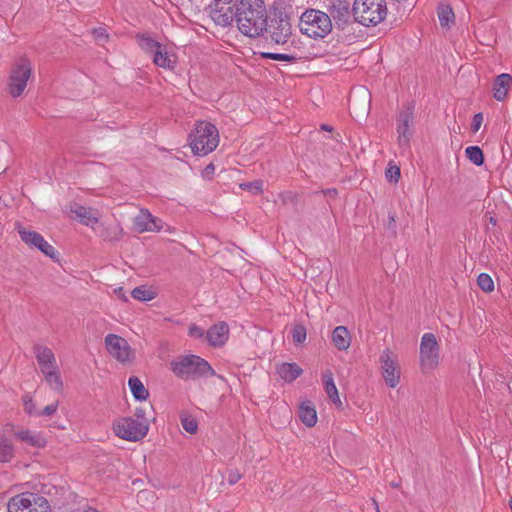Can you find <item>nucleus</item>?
I'll use <instances>...</instances> for the list:
<instances>
[{"instance_id":"1","label":"nucleus","mask_w":512,"mask_h":512,"mask_svg":"<svg viewBox=\"0 0 512 512\" xmlns=\"http://www.w3.org/2000/svg\"><path fill=\"white\" fill-rule=\"evenodd\" d=\"M236 16L238 30L247 37L263 36L267 30L268 12L264 0H239Z\"/></svg>"},{"instance_id":"2","label":"nucleus","mask_w":512,"mask_h":512,"mask_svg":"<svg viewBox=\"0 0 512 512\" xmlns=\"http://www.w3.org/2000/svg\"><path fill=\"white\" fill-rule=\"evenodd\" d=\"M170 370L181 379H198L215 374L210 364L197 355L180 356L170 362Z\"/></svg>"},{"instance_id":"3","label":"nucleus","mask_w":512,"mask_h":512,"mask_svg":"<svg viewBox=\"0 0 512 512\" xmlns=\"http://www.w3.org/2000/svg\"><path fill=\"white\" fill-rule=\"evenodd\" d=\"M189 140L194 155L205 156L217 148L219 132L212 123L199 121L192 130Z\"/></svg>"},{"instance_id":"4","label":"nucleus","mask_w":512,"mask_h":512,"mask_svg":"<svg viewBox=\"0 0 512 512\" xmlns=\"http://www.w3.org/2000/svg\"><path fill=\"white\" fill-rule=\"evenodd\" d=\"M299 29L302 34L312 39H322L332 31L330 16L317 9H306L300 16Z\"/></svg>"},{"instance_id":"5","label":"nucleus","mask_w":512,"mask_h":512,"mask_svg":"<svg viewBox=\"0 0 512 512\" xmlns=\"http://www.w3.org/2000/svg\"><path fill=\"white\" fill-rule=\"evenodd\" d=\"M355 22L371 27L381 23L387 16L385 0H355L352 7Z\"/></svg>"},{"instance_id":"6","label":"nucleus","mask_w":512,"mask_h":512,"mask_svg":"<svg viewBox=\"0 0 512 512\" xmlns=\"http://www.w3.org/2000/svg\"><path fill=\"white\" fill-rule=\"evenodd\" d=\"M267 40L276 45L286 44L292 36V24L290 15L285 9H278L274 12L270 23L267 22L265 31Z\"/></svg>"},{"instance_id":"7","label":"nucleus","mask_w":512,"mask_h":512,"mask_svg":"<svg viewBox=\"0 0 512 512\" xmlns=\"http://www.w3.org/2000/svg\"><path fill=\"white\" fill-rule=\"evenodd\" d=\"M7 509L8 512H51L48 500L34 493H22L12 497Z\"/></svg>"},{"instance_id":"8","label":"nucleus","mask_w":512,"mask_h":512,"mask_svg":"<svg viewBox=\"0 0 512 512\" xmlns=\"http://www.w3.org/2000/svg\"><path fill=\"white\" fill-rule=\"evenodd\" d=\"M420 365L424 372L432 371L439 365L440 346L433 333H424L421 337L420 347Z\"/></svg>"},{"instance_id":"9","label":"nucleus","mask_w":512,"mask_h":512,"mask_svg":"<svg viewBox=\"0 0 512 512\" xmlns=\"http://www.w3.org/2000/svg\"><path fill=\"white\" fill-rule=\"evenodd\" d=\"M149 426L147 421L135 420L133 417H124L114 423L115 434L128 441H139L143 439Z\"/></svg>"},{"instance_id":"10","label":"nucleus","mask_w":512,"mask_h":512,"mask_svg":"<svg viewBox=\"0 0 512 512\" xmlns=\"http://www.w3.org/2000/svg\"><path fill=\"white\" fill-rule=\"evenodd\" d=\"M31 74L30 61L25 57L20 58L12 67L9 77L8 88L13 97H18L24 92Z\"/></svg>"},{"instance_id":"11","label":"nucleus","mask_w":512,"mask_h":512,"mask_svg":"<svg viewBox=\"0 0 512 512\" xmlns=\"http://www.w3.org/2000/svg\"><path fill=\"white\" fill-rule=\"evenodd\" d=\"M15 229L18 232L21 240L28 246L36 248L41 251L45 256L52 260H58V253L55 248L49 244L41 234L36 231L28 230L23 227L19 222L15 224Z\"/></svg>"},{"instance_id":"12","label":"nucleus","mask_w":512,"mask_h":512,"mask_svg":"<svg viewBox=\"0 0 512 512\" xmlns=\"http://www.w3.org/2000/svg\"><path fill=\"white\" fill-rule=\"evenodd\" d=\"M104 342L108 353L119 362L126 363L134 359V351L123 337L116 334H108Z\"/></svg>"},{"instance_id":"13","label":"nucleus","mask_w":512,"mask_h":512,"mask_svg":"<svg viewBox=\"0 0 512 512\" xmlns=\"http://www.w3.org/2000/svg\"><path fill=\"white\" fill-rule=\"evenodd\" d=\"M413 122L414 106L411 104H407L400 111L397 119L398 144L400 148L406 149L409 147L410 139L413 134Z\"/></svg>"},{"instance_id":"14","label":"nucleus","mask_w":512,"mask_h":512,"mask_svg":"<svg viewBox=\"0 0 512 512\" xmlns=\"http://www.w3.org/2000/svg\"><path fill=\"white\" fill-rule=\"evenodd\" d=\"M328 12L331 20L333 19L338 28L344 27L351 21L350 2L348 0H331L328 7Z\"/></svg>"},{"instance_id":"15","label":"nucleus","mask_w":512,"mask_h":512,"mask_svg":"<svg viewBox=\"0 0 512 512\" xmlns=\"http://www.w3.org/2000/svg\"><path fill=\"white\" fill-rule=\"evenodd\" d=\"M134 229L138 233L159 232L163 228L161 219L153 216L147 209H141L134 217Z\"/></svg>"},{"instance_id":"16","label":"nucleus","mask_w":512,"mask_h":512,"mask_svg":"<svg viewBox=\"0 0 512 512\" xmlns=\"http://www.w3.org/2000/svg\"><path fill=\"white\" fill-rule=\"evenodd\" d=\"M391 356L392 352L389 349L384 350L380 356V362L385 382L394 388L400 382V370Z\"/></svg>"},{"instance_id":"17","label":"nucleus","mask_w":512,"mask_h":512,"mask_svg":"<svg viewBox=\"0 0 512 512\" xmlns=\"http://www.w3.org/2000/svg\"><path fill=\"white\" fill-rule=\"evenodd\" d=\"M229 337V327L226 322H218L211 326L206 332V339L213 347L223 346Z\"/></svg>"},{"instance_id":"18","label":"nucleus","mask_w":512,"mask_h":512,"mask_svg":"<svg viewBox=\"0 0 512 512\" xmlns=\"http://www.w3.org/2000/svg\"><path fill=\"white\" fill-rule=\"evenodd\" d=\"M71 213L84 225L93 227L99 222L100 215L97 209L85 207L80 204H73Z\"/></svg>"},{"instance_id":"19","label":"nucleus","mask_w":512,"mask_h":512,"mask_svg":"<svg viewBox=\"0 0 512 512\" xmlns=\"http://www.w3.org/2000/svg\"><path fill=\"white\" fill-rule=\"evenodd\" d=\"M33 351L35 354V358L40 366L41 372L58 366L56 357L49 347L41 344H36L33 347Z\"/></svg>"},{"instance_id":"20","label":"nucleus","mask_w":512,"mask_h":512,"mask_svg":"<svg viewBox=\"0 0 512 512\" xmlns=\"http://www.w3.org/2000/svg\"><path fill=\"white\" fill-rule=\"evenodd\" d=\"M153 63L166 70H174L176 66V56L168 52L167 46L162 44L151 56Z\"/></svg>"},{"instance_id":"21","label":"nucleus","mask_w":512,"mask_h":512,"mask_svg":"<svg viewBox=\"0 0 512 512\" xmlns=\"http://www.w3.org/2000/svg\"><path fill=\"white\" fill-rule=\"evenodd\" d=\"M512 76L508 73H502L495 78L493 84V97L497 101H503L510 90Z\"/></svg>"},{"instance_id":"22","label":"nucleus","mask_w":512,"mask_h":512,"mask_svg":"<svg viewBox=\"0 0 512 512\" xmlns=\"http://www.w3.org/2000/svg\"><path fill=\"white\" fill-rule=\"evenodd\" d=\"M276 372L279 377L286 382H293L303 372L302 368L296 363H281L277 365Z\"/></svg>"},{"instance_id":"23","label":"nucleus","mask_w":512,"mask_h":512,"mask_svg":"<svg viewBox=\"0 0 512 512\" xmlns=\"http://www.w3.org/2000/svg\"><path fill=\"white\" fill-rule=\"evenodd\" d=\"M335 347L340 351H346L351 344V336L349 330L345 326H337L331 336Z\"/></svg>"},{"instance_id":"24","label":"nucleus","mask_w":512,"mask_h":512,"mask_svg":"<svg viewBox=\"0 0 512 512\" xmlns=\"http://www.w3.org/2000/svg\"><path fill=\"white\" fill-rule=\"evenodd\" d=\"M213 20L216 24L223 27L230 26L234 21L237 23L236 9L234 10L230 6H222L214 11Z\"/></svg>"},{"instance_id":"25","label":"nucleus","mask_w":512,"mask_h":512,"mask_svg":"<svg viewBox=\"0 0 512 512\" xmlns=\"http://www.w3.org/2000/svg\"><path fill=\"white\" fill-rule=\"evenodd\" d=\"M44 375V379L49 387L55 392H62L63 390V381L60 374V369L58 366L42 371Z\"/></svg>"},{"instance_id":"26","label":"nucleus","mask_w":512,"mask_h":512,"mask_svg":"<svg viewBox=\"0 0 512 512\" xmlns=\"http://www.w3.org/2000/svg\"><path fill=\"white\" fill-rule=\"evenodd\" d=\"M323 383L325 392L328 395L329 399L338 406L342 405V402L338 395L337 387L334 383L333 374L331 371H326L323 373Z\"/></svg>"},{"instance_id":"27","label":"nucleus","mask_w":512,"mask_h":512,"mask_svg":"<svg viewBox=\"0 0 512 512\" xmlns=\"http://www.w3.org/2000/svg\"><path fill=\"white\" fill-rule=\"evenodd\" d=\"M299 417L308 427H313L317 423V413L310 402H303L299 407Z\"/></svg>"},{"instance_id":"28","label":"nucleus","mask_w":512,"mask_h":512,"mask_svg":"<svg viewBox=\"0 0 512 512\" xmlns=\"http://www.w3.org/2000/svg\"><path fill=\"white\" fill-rule=\"evenodd\" d=\"M128 386L136 400L144 401L149 397L148 390L144 387L142 381L138 377H130L128 380Z\"/></svg>"},{"instance_id":"29","label":"nucleus","mask_w":512,"mask_h":512,"mask_svg":"<svg viewBox=\"0 0 512 512\" xmlns=\"http://www.w3.org/2000/svg\"><path fill=\"white\" fill-rule=\"evenodd\" d=\"M137 43L140 48L149 56H151L157 49L160 48L162 43L154 40L148 34L137 35Z\"/></svg>"},{"instance_id":"30","label":"nucleus","mask_w":512,"mask_h":512,"mask_svg":"<svg viewBox=\"0 0 512 512\" xmlns=\"http://www.w3.org/2000/svg\"><path fill=\"white\" fill-rule=\"evenodd\" d=\"M14 457V448L11 441L3 436H0V462H10Z\"/></svg>"},{"instance_id":"31","label":"nucleus","mask_w":512,"mask_h":512,"mask_svg":"<svg viewBox=\"0 0 512 512\" xmlns=\"http://www.w3.org/2000/svg\"><path fill=\"white\" fill-rule=\"evenodd\" d=\"M131 296L138 301L148 302L156 297V293L145 286H139L131 291Z\"/></svg>"},{"instance_id":"32","label":"nucleus","mask_w":512,"mask_h":512,"mask_svg":"<svg viewBox=\"0 0 512 512\" xmlns=\"http://www.w3.org/2000/svg\"><path fill=\"white\" fill-rule=\"evenodd\" d=\"M17 437L20 440H22L30 445H33V446L40 447L43 445V442H44L43 438L40 435H38L30 430H22V431L18 432Z\"/></svg>"},{"instance_id":"33","label":"nucleus","mask_w":512,"mask_h":512,"mask_svg":"<svg viewBox=\"0 0 512 512\" xmlns=\"http://www.w3.org/2000/svg\"><path fill=\"white\" fill-rule=\"evenodd\" d=\"M465 155L476 166H481L484 163L483 151L478 146H468L465 149Z\"/></svg>"},{"instance_id":"34","label":"nucleus","mask_w":512,"mask_h":512,"mask_svg":"<svg viewBox=\"0 0 512 512\" xmlns=\"http://www.w3.org/2000/svg\"><path fill=\"white\" fill-rule=\"evenodd\" d=\"M454 12L450 6H440L438 9V18L441 26L449 27L454 22Z\"/></svg>"},{"instance_id":"35","label":"nucleus","mask_w":512,"mask_h":512,"mask_svg":"<svg viewBox=\"0 0 512 512\" xmlns=\"http://www.w3.org/2000/svg\"><path fill=\"white\" fill-rule=\"evenodd\" d=\"M261 56L265 59H271L275 61H284L288 63H294L298 60V57L293 54H286V53H273V52H266L262 53Z\"/></svg>"},{"instance_id":"36","label":"nucleus","mask_w":512,"mask_h":512,"mask_svg":"<svg viewBox=\"0 0 512 512\" xmlns=\"http://www.w3.org/2000/svg\"><path fill=\"white\" fill-rule=\"evenodd\" d=\"M477 284L484 292H492L494 290V282L491 276L487 273L479 274Z\"/></svg>"},{"instance_id":"37","label":"nucleus","mask_w":512,"mask_h":512,"mask_svg":"<svg viewBox=\"0 0 512 512\" xmlns=\"http://www.w3.org/2000/svg\"><path fill=\"white\" fill-rule=\"evenodd\" d=\"M292 339L295 345H301L305 342L307 337L306 328L303 325H295L292 328Z\"/></svg>"},{"instance_id":"38","label":"nucleus","mask_w":512,"mask_h":512,"mask_svg":"<svg viewBox=\"0 0 512 512\" xmlns=\"http://www.w3.org/2000/svg\"><path fill=\"white\" fill-rule=\"evenodd\" d=\"M181 424L183 429L191 434H194L197 431L198 423L195 418L186 416L181 418Z\"/></svg>"},{"instance_id":"39","label":"nucleus","mask_w":512,"mask_h":512,"mask_svg":"<svg viewBox=\"0 0 512 512\" xmlns=\"http://www.w3.org/2000/svg\"><path fill=\"white\" fill-rule=\"evenodd\" d=\"M263 182L261 180H255L252 182L243 183L240 187L244 190L251 191L253 193H259L262 191Z\"/></svg>"},{"instance_id":"40","label":"nucleus","mask_w":512,"mask_h":512,"mask_svg":"<svg viewBox=\"0 0 512 512\" xmlns=\"http://www.w3.org/2000/svg\"><path fill=\"white\" fill-rule=\"evenodd\" d=\"M386 177L389 181L397 182L400 177V168L398 166H391L386 171Z\"/></svg>"},{"instance_id":"41","label":"nucleus","mask_w":512,"mask_h":512,"mask_svg":"<svg viewBox=\"0 0 512 512\" xmlns=\"http://www.w3.org/2000/svg\"><path fill=\"white\" fill-rule=\"evenodd\" d=\"M188 334L190 337L196 339L202 338L204 335H206L204 330L196 324H193L189 327Z\"/></svg>"},{"instance_id":"42","label":"nucleus","mask_w":512,"mask_h":512,"mask_svg":"<svg viewBox=\"0 0 512 512\" xmlns=\"http://www.w3.org/2000/svg\"><path fill=\"white\" fill-rule=\"evenodd\" d=\"M215 173V165L209 163L202 171L201 176L204 180H211Z\"/></svg>"},{"instance_id":"43","label":"nucleus","mask_w":512,"mask_h":512,"mask_svg":"<svg viewBox=\"0 0 512 512\" xmlns=\"http://www.w3.org/2000/svg\"><path fill=\"white\" fill-rule=\"evenodd\" d=\"M23 400H24L25 411L30 415L34 414L36 407H35V403L33 402V400L28 395L24 396Z\"/></svg>"},{"instance_id":"44","label":"nucleus","mask_w":512,"mask_h":512,"mask_svg":"<svg viewBox=\"0 0 512 512\" xmlns=\"http://www.w3.org/2000/svg\"><path fill=\"white\" fill-rule=\"evenodd\" d=\"M482 123H483V115H482V113L475 114L474 117H473V120H472V125H471L472 126V131L473 132H477L480 129Z\"/></svg>"},{"instance_id":"45","label":"nucleus","mask_w":512,"mask_h":512,"mask_svg":"<svg viewBox=\"0 0 512 512\" xmlns=\"http://www.w3.org/2000/svg\"><path fill=\"white\" fill-rule=\"evenodd\" d=\"M241 479V474L237 470H230L227 476V482L230 485L236 484Z\"/></svg>"},{"instance_id":"46","label":"nucleus","mask_w":512,"mask_h":512,"mask_svg":"<svg viewBox=\"0 0 512 512\" xmlns=\"http://www.w3.org/2000/svg\"><path fill=\"white\" fill-rule=\"evenodd\" d=\"M92 33L96 40L106 41L108 39V35H107L105 29H103V28H95V29H93Z\"/></svg>"},{"instance_id":"47","label":"nucleus","mask_w":512,"mask_h":512,"mask_svg":"<svg viewBox=\"0 0 512 512\" xmlns=\"http://www.w3.org/2000/svg\"><path fill=\"white\" fill-rule=\"evenodd\" d=\"M57 407H58V402L47 405L41 412L38 413V415L50 416L56 412Z\"/></svg>"},{"instance_id":"48","label":"nucleus","mask_w":512,"mask_h":512,"mask_svg":"<svg viewBox=\"0 0 512 512\" xmlns=\"http://www.w3.org/2000/svg\"><path fill=\"white\" fill-rule=\"evenodd\" d=\"M135 416H136L135 420L147 421L146 418H145V410L143 408H136L135 409Z\"/></svg>"},{"instance_id":"49","label":"nucleus","mask_w":512,"mask_h":512,"mask_svg":"<svg viewBox=\"0 0 512 512\" xmlns=\"http://www.w3.org/2000/svg\"><path fill=\"white\" fill-rule=\"evenodd\" d=\"M325 194L329 195V196H333L335 197L337 195V190L332 188V189H327L326 191H323Z\"/></svg>"},{"instance_id":"50","label":"nucleus","mask_w":512,"mask_h":512,"mask_svg":"<svg viewBox=\"0 0 512 512\" xmlns=\"http://www.w3.org/2000/svg\"><path fill=\"white\" fill-rule=\"evenodd\" d=\"M115 232L121 233L122 229L120 227H116L115 228ZM115 234H117V233H115ZM116 238H117V235H115V237H107V236H105V239H108V240H113V239H116Z\"/></svg>"},{"instance_id":"51","label":"nucleus","mask_w":512,"mask_h":512,"mask_svg":"<svg viewBox=\"0 0 512 512\" xmlns=\"http://www.w3.org/2000/svg\"><path fill=\"white\" fill-rule=\"evenodd\" d=\"M149 494H150V492H148V491H141V492H139V494H138V499H141V498H143V497H146V496H148Z\"/></svg>"},{"instance_id":"52","label":"nucleus","mask_w":512,"mask_h":512,"mask_svg":"<svg viewBox=\"0 0 512 512\" xmlns=\"http://www.w3.org/2000/svg\"><path fill=\"white\" fill-rule=\"evenodd\" d=\"M321 129L329 132L332 131V127L327 124L321 125Z\"/></svg>"},{"instance_id":"53","label":"nucleus","mask_w":512,"mask_h":512,"mask_svg":"<svg viewBox=\"0 0 512 512\" xmlns=\"http://www.w3.org/2000/svg\"><path fill=\"white\" fill-rule=\"evenodd\" d=\"M373 504L375 506V509H376V512H380V509H379V506H378V503L375 499H373Z\"/></svg>"},{"instance_id":"54","label":"nucleus","mask_w":512,"mask_h":512,"mask_svg":"<svg viewBox=\"0 0 512 512\" xmlns=\"http://www.w3.org/2000/svg\"><path fill=\"white\" fill-rule=\"evenodd\" d=\"M283 410H284V412H285V413H287L288 415L290 414V411H289V409H288V407H287V406H283Z\"/></svg>"},{"instance_id":"55","label":"nucleus","mask_w":512,"mask_h":512,"mask_svg":"<svg viewBox=\"0 0 512 512\" xmlns=\"http://www.w3.org/2000/svg\"><path fill=\"white\" fill-rule=\"evenodd\" d=\"M122 291H123V288H121V287L119 289L115 290V292H117L118 294H121Z\"/></svg>"},{"instance_id":"56","label":"nucleus","mask_w":512,"mask_h":512,"mask_svg":"<svg viewBox=\"0 0 512 512\" xmlns=\"http://www.w3.org/2000/svg\"><path fill=\"white\" fill-rule=\"evenodd\" d=\"M509 507H510L511 512H512V498L509 500Z\"/></svg>"},{"instance_id":"57","label":"nucleus","mask_w":512,"mask_h":512,"mask_svg":"<svg viewBox=\"0 0 512 512\" xmlns=\"http://www.w3.org/2000/svg\"><path fill=\"white\" fill-rule=\"evenodd\" d=\"M392 486H393V487H398V484H396V483H392Z\"/></svg>"}]
</instances>
